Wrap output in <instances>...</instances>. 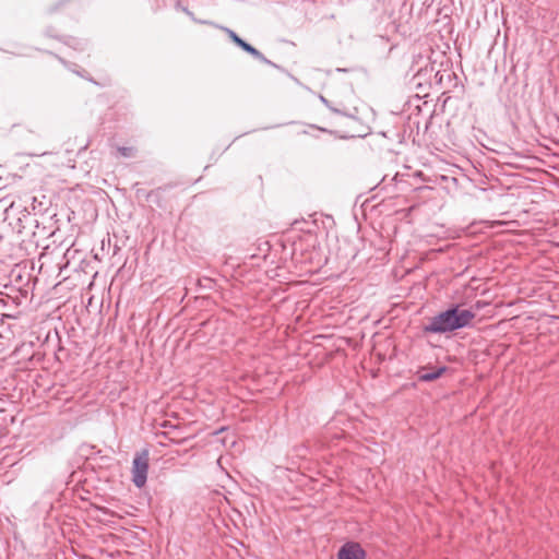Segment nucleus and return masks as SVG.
Masks as SVG:
<instances>
[{
	"mask_svg": "<svg viewBox=\"0 0 559 559\" xmlns=\"http://www.w3.org/2000/svg\"><path fill=\"white\" fill-rule=\"evenodd\" d=\"M148 452L142 451L135 454L132 462V481L135 487L142 488L147 480Z\"/></svg>",
	"mask_w": 559,
	"mask_h": 559,
	"instance_id": "1",
	"label": "nucleus"
},
{
	"mask_svg": "<svg viewBox=\"0 0 559 559\" xmlns=\"http://www.w3.org/2000/svg\"><path fill=\"white\" fill-rule=\"evenodd\" d=\"M423 330L425 333L436 334L453 332L450 308L432 317Z\"/></svg>",
	"mask_w": 559,
	"mask_h": 559,
	"instance_id": "2",
	"label": "nucleus"
},
{
	"mask_svg": "<svg viewBox=\"0 0 559 559\" xmlns=\"http://www.w3.org/2000/svg\"><path fill=\"white\" fill-rule=\"evenodd\" d=\"M450 312L453 331L469 326L476 317L474 311L463 309L459 305L451 306Z\"/></svg>",
	"mask_w": 559,
	"mask_h": 559,
	"instance_id": "3",
	"label": "nucleus"
},
{
	"mask_svg": "<svg viewBox=\"0 0 559 559\" xmlns=\"http://www.w3.org/2000/svg\"><path fill=\"white\" fill-rule=\"evenodd\" d=\"M227 33L228 37L235 43L238 47H240L242 50L251 55L253 58L266 63V64H273L269 59H266L258 49H255L253 46L245 41L242 38H240L234 31L229 28H224Z\"/></svg>",
	"mask_w": 559,
	"mask_h": 559,
	"instance_id": "4",
	"label": "nucleus"
},
{
	"mask_svg": "<svg viewBox=\"0 0 559 559\" xmlns=\"http://www.w3.org/2000/svg\"><path fill=\"white\" fill-rule=\"evenodd\" d=\"M366 556L365 549L355 542L345 543L337 552V559H366Z\"/></svg>",
	"mask_w": 559,
	"mask_h": 559,
	"instance_id": "5",
	"label": "nucleus"
},
{
	"mask_svg": "<svg viewBox=\"0 0 559 559\" xmlns=\"http://www.w3.org/2000/svg\"><path fill=\"white\" fill-rule=\"evenodd\" d=\"M426 370L427 368H423V370L418 372V379L423 382H430L440 378L447 371V367L441 366L433 371Z\"/></svg>",
	"mask_w": 559,
	"mask_h": 559,
	"instance_id": "6",
	"label": "nucleus"
},
{
	"mask_svg": "<svg viewBox=\"0 0 559 559\" xmlns=\"http://www.w3.org/2000/svg\"><path fill=\"white\" fill-rule=\"evenodd\" d=\"M118 152L123 157H132L134 155L135 150L130 146H120L118 147Z\"/></svg>",
	"mask_w": 559,
	"mask_h": 559,
	"instance_id": "7",
	"label": "nucleus"
}]
</instances>
